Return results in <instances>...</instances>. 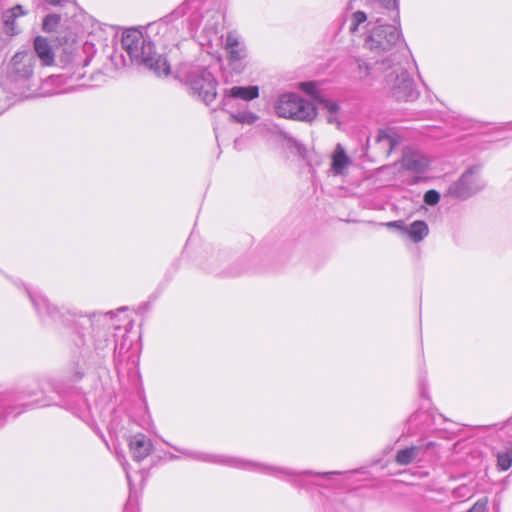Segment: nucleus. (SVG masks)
I'll return each mask as SVG.
<instances>
[{"mask_svg": "<svg viewBox=\"0 0 512 512\" xmlns=\"http://www.w3.org/2000/svg\"><path fill=\"white\" fill-rule=\"evenodd\" d=\"M365 5L370 9L369 14L363 11H356L352 13L350 18L349 30L352 33L357 32L359 26L365 23L368 18L371 22L381 23L382 17L386 13H393L396 17L399 16V0H365Z\"/></svg>", "mask_w": 512, "mask_h": 512, "instance_id": "6e6552de", "label": "nucleus"}, {"mask_svg": "<svg viewBox=\"0 0 512 512\" xmlns=\"http://www.w3.org/2000/svg\"><path fill=\"white\" fill-rule=\"evenodd\" d=\"M170 459H177V456H175V455L171 454V455H170Z\"/></svg>", "mask_w": 512, "mask_h": 512, "instance_id": "79ce46f5", "label": "nucleus"}, {"mask_svg": "<svg viewBox=\"0 0 512 512\" xmlns=\"http://www.w3.org/2000/svg\"><path fill=\"white\" fill-rule=\"evenodd\" d=\"M181 79L189 86L191 94L197 96L206 105H210L217 96V80L205 67L183 66L180 71Z\"/></svg>", "mask_w": 512, "mask_h": 512, "instance_id": "20e7f679", "label": "nucleus"}, {"mask_svg": "<svg viewBox=\"0 0 512 512\" xmlns=\"http://www.w3.org/2000/svg\"><path fill=\"white\" fill-rule=\"evenodd\" d=\"M327 121H328L329 123H335V122H337L336 114H329V116L327 117Z\"/></svg>", "mask_w": 512, "mask_h": 512, "instance_id": "e433bc0d", "label": "nucleus"}, {"mask_svg": "<svg viewBox=\"0 0 512 512\" xmlns=\"http://www.w3.org/2000/svg\"><path fill=\"white\" fill-rule=\"evenodd\" d=\"M497 465L502 471H506L512 466V443L497 453Z\"/></svg>", "mask_w": 512, "mask_h": 512, "instance_id": "5701e85b", "label": "nucleus"}, {"mask_svg": "<svg viewBox=\"0 0 512 512\" xmlns=\"http://www.w3.org/2000/svg\"><path fill=\"white\" fill-rule=\"evenodd\" d=\"M30 299L33 302L34 307L40 315H47L52 318H56L59 311L56 307L52 306L49 301L40 294L29 293Z\"/></svg>", "mask_w": 512, "mask_h": 512, "instance_id": "a211bd4d", "label": "nucleus"}, {"mask_svg": "<svg viewBox=\"0 0 512 512\" xmlns=\"http://www.w3.org/2000/svg\"><path fill=\"white\" fill-rule=\"evenodd\" d=\"M42 387L33 382L25 387H22L19 390H9L0 393V425L4 423V421L9 416H16L21 414L27 407L30 405L26 403H21L16 405L18 402H23L28 398L34 397L38 395L40 391H42Z\"/></svg>", "mask_w": 512, "mask_h": 512, "instance_id": "423d86ee", "label": "nucleus"}, {"mask_svg": "<svg viewBox=\"0 0 512 512\" xmlns=\"http://www.w3.org/2000/svg\"><path fill=\"white\" fill-rule=\"evenodd\" d=\"M483 187L484 185L479 177L470 169L465 172L457 182L449 187L448 193L452 197L465 200L480 191Z\"/></svg>", "mask_w": 512, "mask_h": 512, "instance_id": "9b49d317", "label": "nucleus"}, {"mask_svg": "<svg viewBox=\"0 0 512 512\" xmlns=\"http://www.w3.org/2000/svg\"><path fill=\"white\" fill-rule=\"evenodd\" d=\"M19 17V14L14 13L13 11L6 10L2 15V20L4 24L5 32L9 35H16L19 33V27L16 23V19Z\"/></svg>", "mask_w": 512, "mask_h": 512, "instance_id": "4be33fe9", "label": "nucleus"}, {"mask_svg": "<svg viewBox=\"0 0 512 512\" xmlns=\"http://www.w3.org/2000/svg\"><path fill=\"white\" fill-rule=\"evenodd\" d=\"M91 320L89 318H82V324H90Z\"/></svg>", "mask_w": 512, "mask_h": 512, "instance_id": "a19ab883", "label": "nucleus"}, {"mask_svg": "<svg viewBox=\"0 0 512 512\" xmlns=\"http://www.w3.org/2000/svg\"><path fill=\"white\" fill-rule=\"evenodd\" d=\"M259 96L258 86H234L224 91L221 100V108L228 111L232 99H242L244 101H251Z\"/></svg>", "mask_w": 512, "mask_h": 512, "instance_id": "f8f14e48", "label": "nucleus"}, {"mask_svg": "<svg viewBox=\"0 0 512 512\" xmlns=\"http://www.w3.org/2000/svg\"><path fill=\"white\" fill-rule=\"evenodd\" d=\"M433 446H434V443H433V442H428V443L425 445L424 449H425V450H427V449H429V448H431V447H433ZM422 449H423V446H422Z\"/></svg>", "mask_w": 512, "mask_h": 512, "instance_id": "ea45409f", "label": "nucleus"}, {"mask_svg": "<svg viewBox=\"0 0 512 512\" xmlns=\"http://www.w3.org/2000/svg\"><path fill=\"white\" fill-rule=\"evenodd\" d=\"M121 44L133 63L145 66L157 76L169 75L170 65L166 58L154 52L153 44L146 40L139 30L134 28L125 30Z\"/></svg>", "mask_w": 512, "mask_h": 512, "instance_id": "f257e3e1", "label": "nucleus"}, {"mask_svg": "<svg viewBox=\"0 0 512 512\" xmlns=\"http://www.w3.org/2000/svg\"><path fill=\"white\" fill-rule=\"evenodd\" d=\"M184 13V8L179 7L171 16L173 15H181Z\"/></svg>", "mask_w": 512, "mask_h": 512, "instance_id": "58836bf2", "label": "nucleus"}, {"mask_svg": "<svg viewBox=\"0 0 512 512\" xmlns=\"http://www.w3.org/2000/svg\"><path fill=\"white\" fill-rule=\"evenodd\" d=\"M386 61H387V59H381V60L375 61V63L373 65H370V64H367L360 60H357L359 77L360 78H364V77H368V76L375 77L378 72H386L387 71Z\"/></svg>", "mask_w": 512, "mask_h": 512, "instance_id": "6ab92c4d", "label": "nucleus"}, {"mask_svg": "<svg viewBox=\"0 0 512 512\" xmlns=\"http://www.w3.org/2000/svg\"><path fill=\"white\" fill-rule=\"evenodd\" d=\"M352 161L347 156L343 146L337 144L332 154L331 169L336 175L344 174L345 170L351 165Z\"/></svg>", "mask_w": 512, "mask_h": 512, "instance_id": "dca6fc26", "label": "nucleus"}, {"mask_svg": "<svg viewBox=\"0 0 512 512\" xmlns=\"http://www.w3.org/2000/svg\"><path fill=\"white\" fill-rule=\"evenodd\" d=\"M385 75L386 86L392 97L399 101H413L418 98L419 92L415 88L414 80L409 73L395 63L389 64Z\"/></svg>", "mask_w": 512, "mask_h": 512, "instance_id": "0eeeda50", "label": "nucleus"}, {"mask_svg": "<svg viewBox=\"0 0 512 512\" xmlns=\"http://www.w3.org/2000/svg\"><path fill=\"white\" fill-rule=\"evenodd\" d=\"M175 450L181 452L183 455L190 457L192 459L204 461V462H211V463H219V464H225L236 468H241L245 470H252V471H258L262 473H266L269 475L281 477L286 476L291 479L293 484L301 486V477L304 475H318V476H328L331 474H337V472H325V473H313L312 471H303L296 473L294 471H290L286 468L282 467H276V466H267L261 463L246 461L239 458H229L224 456H217V455H211L206 453H200V452H192L188 450H181L176 447H174Z\"/></svg>", "mask_w": 512, "mask_h": 512, "instance_id": "f03ea898", "label": "nucleus"}, {"mask_svg": "<svg viewBox=\"0 0 512 512\" xmlns=\"http://www.w3.org/2000/svg\"><path fill=\"white\" fill-rule=\"evenodd\" d=\"M9 11H13L14 13L19 14V16L24 15L23 7L21 5H16L15 7L9 9Z\"/></svg>", "mask_w": 512, "mask_h": 512, "instance_id": "473e14b6", "label": "nucleus"}, {"mask_svg": "<svg viewBox=\"0 0 512 512\" xmlns=\"http://www.w3.org/2000/svg\"><path fill=\"white\" fill-rule=\"evenodd\" d=\"M401 142V138L394 128H384L377 131L375 144L379 153L388 157L394 148Z\"/></svg>", "mask_w": 512, "mask_h": 512, "instance_id": "ddd939ff", "label": "nucleus"}, {"mask_svg": "<svg viewBox=\"0 0 512 512\" xmlns=\"http://www.w3.org/2000/svg\"><path fill=\"white\" fill-rule=\"evenodd\" d=\"M402 166L415 173H424L429 166V159L419 152H406L402 158Z\"/></svg>", "mask_w": 512, "mask_h": 512, "instance_id": "2eb2a0df", "label": "nucleus"}, {"mask_svg": "<svg viewBox=\"0 0 512 512\" xmlns=\"http://www.w3.org/2000/svg\"><path fill=\"white\" fill-rule=\"evenodd\" d=\"M129 449L133 459L140 462L151 454L153 444L147 436L139 433L130 438Z\"/></svg>", "mask_w": 512, "mask_h": 512, "instance_id": "4468645a", "label": "nucleus"}, {"mask_svg": "<svg viewBox=\"0 0 512 512\" xmlns=\"http://www.w3.org/2000/svg\"><path fill=\"white\" fill-rule=\"evenodd\" d=\"M230 119L237 123L253 124L258 117L250 111H241L238 113H230Z\"/></svg>", "mask_w": 512, "mask_h": 512, "instance_id": "b1692460", "label": "nucleus"}, {"mask_svg": "<svg viewBox=\"0 0 512 512\" xmlns=\"http://www.w3.org/2000/svg\"><path fill=\"white\" fill-rule=\"evenodd\" d=\"M123 465V468L125 470V473H126V477H127V480H128V483L129 485L131 486V478H130V474H129V471H128V463L125 462L122 464Z\"/></svg>", "mask_w": 512, "mask_h": 512, "instance_id": "f704fd0d", "label": "nucleus"}, {"mask_svg": "<svg viewBox=\"0 0 512 512\" xmlns=\"http://www.w3.org/2000/svg\"><path fill=\"white\" fill-rule=\"evenodd\" d=\"M317 101H318L320 107L322 109L326 110L329 114H337V112L339 110V106L336 102L329 100V99L319 98V97H317Z\"/></svg>", "mask_w": 512, "mask_h": 512, "instance_id": "bb28decb", "label": "nucleus"}, {"mask_svg": "<svg viewBox=\"0 0 512 512\" xmlns=\"http://www.w3.org/2000/svg\"><path fill=\"white\" fill-rule=\"evenodd\" d=\"M34 49L43 65H51L54 61V53L47 39L38 36L34 40Z\"/></svg>", "mask_w": 512, "mask_h": 512, "instance_id": "f3484780", "label": "nucleus"}, {"mask_svg": "<svg viewBox=\"0 0 512 512\" xmlns=\"http://www.w3.org/2000/svg\"><path fill=\"white\" fill-rule=\"evenodd\" d=\"M157 27L158 29H167L168 28V21L167 20H160L158 23H157Z\"/></svg>", "mask_w": 512, "mask_h": 512, "instance_id": "72a5a7b5", "label": "nucleus"}, {"mask_svg": "<svg viewBox=\"0 0 512 512\" xmlns=\"http://www.w3.org/2000/svg\"><path fill=\"white\" fill-rule=\"evenodd\" d=\"M300 89L310 95H315L317 92L316 84L314 82H302L300 83Z\"/></svg>", "mask_w": 512, "mask_h": 512, "instance_id": "c756f323", "label": "nucleus"}, {"mask_svg": "<svg viewBox=\"0 0 512 512\" xmlns=\"http://www.w3.org/2000/svg\"><path fill=\"white\" fill-rule=\"evenodd\" d=\"M424 413H415L413 414L411 417H410V421H415L417 419H419L421 416H423Z\"/></svg>", "mask_w": 512, "mask_h": 512, "instance_id": "4c0bfd02", "label": "nucleus"}, {"mask_svg": "<svg viewBox=\"0 0 512 512\" xmlns=\"http://www.w3.org/2000/svg\"><path fill=\"white\" fill-rule=\"evenodd\" d=\"M123 512H139L138 505L136 503H133L131 500H129L126 503Z\"/></svg>", "mask_w": 512, "mask_h": 512, "instance_id": "2f4dec72", "label": "nucleus"}, {"mask_svg": "<svg viewBox=\"0 0 512 512\" xmlns=\"http://www.w3.org/2000/svg\"><path fill=\"white\" fill-rule=\"evenodd\" d=\"M474 495V490L468 485H460L453 490V496L459 499H469Z\"/></svg>", "mask_w": 512, "mask_h": 512, "instance_id": "a878e982", "label": "nucleus"}, {"mask_svg": "<svg viewBox=\"0 0 512 512\" xmlns=\"http://www.w3.org/2000/svg\"><path fill=\"white\" fill-rule=\"evenodd\" d=\"M488 499L486 497L479 499L468 512H487Z\"/></svg>", "mask_w": 512, "mask_h": 512, "instance_id": "c85d7f7f", "label": "nucleus"}, {"mask_svg": "<svg viewBox=\"0 0 512 512\" xmlns=\"http://www.w3.org/2000/svg\"><path fill=\"white\" fill-rule=\"evenodd\" d=\"M274 108L279 117L296 121L311 122L317 115L315 105L295 93L281 95Z\"/></svg>", "mask_w": 512, "mask_h": 512, "instance_id": "39448f33", "label": "nucleus"}, {"mask_svg": "<svg viewBox=\"0 0 512 512\" xmlns=\"http://www.w3.org/2000/svg\"><path fill=\"white\" fill-rule=\"evenodd\" d=\"M387 227H394V228H397L403 232H405V228H407V226L405 225L404 221L402 220H397V221H391V222H388L385 224Z\"/></svg>", "mask_w": 512, "mask_h": 512, "instance_id": "7c9ffc66", "label": "nucleus"}, {"mask_svg": "<svg viewBox=\"0 0 512 512\" xmlns=\"http://www.w3.org/2000/svg\"><path fill=\"white\" fill-rule=\"evenodd\" d=\"M422 451V446H410L397 451L395 455V462L398 465H409L413 463Z\"/></svg>", "mask_w": 512, "mask_h": 512, "instance_id": "aec40b11", "label": "nucleus"}, {"mask_svg": "<svg viewBox=\"0 0 512 512\" xmlns=\"http://www.w3.org/2000/svg\"><path fill=\"white\" fill-rule=\"evenodd\" d=\"M428 232V225L420 220L414 221L405 228V233L415 243L422 241L428 235Z\"/></svg>", "mask_w": 512, "mask_h": 512, "instance_id": "412c9836", "label": "nucleus"}, {"mask_svg": "<svg viewBox=\"0 0 512 512\" xmlns=\"http://www.w3.org/2000/svg\"><path fill=\"white\" fill-rule=\"evenodd\" d=\"M60 22V16L57 14H49L43 20V30L46 32L55 31Z\"/></svg>", "mask_w": 512, "mask_h": 512, "instance_id": "393cba45", "label": "nucleus"}, {"mask_svg": "<svg viewBox=\"0 0 512 512\" xmlns=\"http://www.w3.org/2000/svg\"><path fill=\"white\" fill-rule=\"evenodd\" d=\"M228 52V66L237 74H241L246 66L247 49L235 32H229L225 39Z\"/></svg>", "mask_w": 512, "mask_h": 512, "instance_id": "9d476101", "label": "nucleus"}, {"mask_svg": "<svg viewBox=\"0 0 512 512\" xmlns=\"http://www.w3.org/2000/svg\"><path fill=\"white\" fill-rule=\"evenodd\" d=\"M440 200V195L435 190H429L424 195V201L428 205H436Z\"/></svg>", "mask_w": 512, "mask_h": 512, "instance_id": "cd10ccee", "label": "nucleus"}, {"mask_svg": "<svg viewBox=\"0 0 512 512\" xmlns=\"http://www.w3.org/2000/svg\"><path fill=\"white\" fill-rule=\"evenodd\" d=\"M364 40V48L375 55L387 54L383 59H387L386 66L395 63L398 60V54L394 51L400 42V34L393 25L377 23Z\"/></svg>", "mask_w": 512, "mask_h": 512, "instance_id": "7ed1b4c3", "label": "nucleus"}, {"mask_svg": "<svg viewBox=\"0 0 512 512\" xmlns=\"http://www.w3.org/2000/svg\"><path fill=\"white\" fill-rule=\"evenodd\" d=\"M48 3H50L51 5H61L63 4L66 0H46Z\"/></svg>", "mask_w": 512, "mask_h": 512, "instance_id": "c9c22d12", "label": "nucleus"}, {"mask_svg": "<svg viewBox=\"0 0 512 512\" xmlns=\"http://www.w3.org/2000/svg\"><path fill=\"white\" fill-rule=\"evenodd\" d=\"M35 59L31 53H16L7 66L3 81L5 86L14 85L15 88L26 82L33 75Z\"/></svg>", "mask_w": 512, "mask_h": 512, "instance_id": "1a4fd4ad", "label": "nucleus"}]
</instances>
